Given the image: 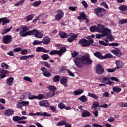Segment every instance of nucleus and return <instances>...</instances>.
Returning a JSON list of instances; mask_svg holds the SVG:
<instances>
[{"label": "nucleus", "mask_w": 127, "mask_h": 127, "mask_svg": "<svg viewBox=\"0 0 127 127\" xmlns=\"http://www.w3.org/2000/svg\"><path fill=\"white\" fill-rule=\"evenodd\" d=\"M73 62L78 68H82L85 65H91L93 61L90 58L89 53L84 54L81 57H77L73 60Z\"/></svg>", "instance_id": "f257e3e1"}, {"label": "nucleus", "mask_w": 127, "mask_h": 127, "mask_svg": "<svg viewBox=\"0 0 127 127\" xmlns=\"http://www.w3.org/2000/svg\"><path fill=\"white\" fill-rule=\"evenodd\" d=\"M97 32L103 33V36H107V39H110L112 41L114 40V37L111 33V30L108 28H105V26L99 24L97 27Z\"/></svg>", "instance_id": "f03ea898"}, {"label": "nucleus", "mask_w": 127, "mask_h": 127, "mask_svg": "<svg viewBox=\"0 0 127 127\" xmlns=\"http://www.w3.org/2000/svg\"><path fill=\"white\" fill-rule=\"evenodd\" d=\"M102 83H104V84H106L108 85H113V82L109 80H112V81H115V82H120V79L118 78V77H116L114 76H112L111 77H104L102 78Z\"/></svg>", "instance_id": "7ed1b4c3"}, {"label": "nucleus", "mask_w": 127, "mask_h": 127, "mask_svg": "<svg viewBox=\"0 0 127 127\" xmlns=\"http://www.w3.org/2000/svg\"><path fill=\"white\" fill-rule=\"evenodd\" d=\"M94 56L100 60H104V59H107V58H112L113 55L111 54H106L104 56L102 55V53L99 51H97L94 53Z\"/></svg>", "instance_id": "20e7f679"}, {"label": "nucleus", "mask_w": 127, "mask_h": 127, "mask_svg": "<svg viewBox=\"0 0 127 127\" xmlns=\"http://www.w3.org/2000/svg\"><path fill=\"white\" fill-rule=\"evenodd\" d=\"M48 89L50 91H52V92H49L48 94V97H54L55 96V92L56 91V90H57V88L56 87L53 86V85H50L49 87H48Z\"/></svg>", "instance_id": "39448f33"}, {"label": "nucleus", "mask_w": 127, "mask_h": 127, "mask_svg": "<svg viewBox=\"0 0 127 127\" xmlns=\"http://www.w3.org/2000/svg\"><path fill=\"white\" fill-rule=\"evenodd\" d=\"M28 30H29V27L27 26H23L22 31L19 32L20 36L22 37H25L28 36V31H27Z\"/></svg>", "instance_id": "423d86ee"}, {"label": "nucleus", "mask_w": 127, "mask_h": 127, "mask_svg": "<svg viewBox=\"0 0 127 127\" xmlns=\"http://www.w3.org/2000/svg\"><path fill=\"white\" fill-rule=\"evenodd\" d=\"M105 72V69L103 68L102 64H98L96 66V74H99L100 75H102L104 74Z\"/></svg>", "instance_id": "0eeeda50"}, {"label": "nucleus", "mask_w": 127, "mask_h": 127, "mask_svg": "<svg viewBox=\"0 0 127 127\" xmlns=\"http://www.w3.org/2000/svg\"><path fill=\"white\" fill-rule=\"evenodd\" d=\"M78 44H80L82 47H89L90 46V42L86 39H82L78 41Z\"/></svg>", "instance_id": "6e6552de"}, {"label": "nucleus", "mask_w": 127, "mask_h": 127, "mask_svg": "<svg viewBox=\"0 0 127 127\" xmlns=\"http://www.w3.org/2000/svg\"><path fill=\"white\" fill-rule=\"evenodd\" d=\"M4 44H9L11 41H12V37L10 35H6L3 37L2 39Z\"/></svg>", "instance_id": "1a4fd4ad"}, {"label": "nucleus", "mask_w": 127, "mask_h": 127, "mask_svg": "<svg viewBox=\"0 0 127 127\" xmlns=\"http://www.w3.org/2000/svg\"><path fill=\"white\" fill-rule=\"evenodd\" d=\"M41 70L43 72V75L44 77H46L47 78H49V77H51V73L47 70L46 67H42L41 68Z\"/></svg>", "instance_id": "9d476101"}, {"label": "nucleus", "mask_w": 127, "mask_h": 127, "mask_svg": "<svg viewBox=\"0 0 127 127\" xmlns=\"http://www.w3.org/2000/svg\"><path fill=\"white\" fill-rule=\"evenodd\" d=\"M95 11L96 14H97V15L102 16L104 13H105L106 10L103 8L97 7L95 9Z\"/></svg>", "instance_id": "9b49d317"}, {"label": "nucleus", "mask_w": 127, "mask_h": 127, "mask_svg": "<svg viewBox=\"0 0 127 127\" xmlns=\"http://www.w3.org/2000/svg\"><path fill=\"white\" fill-rule=\"evenodd\" d=\"M39 106L43 108H49V102L47 100H42L39 102Z\"/></svg>", "instance_id": "f8f14e48"}, {"label": "nucleus", "mask_w": 127, "mask_h": 127, "mask_svg": "<svg viewBox=\"0 0 127 127\" xmlns=\"http://www.w3.org/2000/svg\"><path fill=\"white\" fill-rule=\"evenodd\" d=\"M9 71L4 70V69H0V79H3V78H5L6 77V75L5 74H8Z\"/></svg>", "instance_id": "ddd939ff"}, {"label": "nucleus", "mask_w": 127, "mask_h": 127, "mask_svg": "<svg viewBox=\"0 0 127 127\" xmlns=\"http://www.w3.org/2000/svg\"><path fill=\"white\" fill-rule=\"evenodd\" d=\"M42 43L44 45H47V44H49L51 41V39L48 36L44 37L42 40Z\"/></svg>", "instance_id": "4468645a"}, {"label": "nucleus", "mask_w": 127, "mask_h": 127, "mask_svg": "<svg viewBox=\"0 0 127 127\" xmlns=\"http://www.w3.org/2000/svg\"><path fill=\"white\" fill-rule=\"evenodd\" d=\"M36 52H43L44 53H49L50 50H47L45 48L41 47H39L36 48Z\"/></svg>", "instance_id": "2eb2a0df"}, {"label": "nucleus", "mask_w": 127, "mask_h": 127, "mask_svg": "<svg viewBox=\"0 0 127 127\" xmlns=\"http://www.w3.org/2000/svg\"><path fill=\"white\" fill-rule=\"evenodd\" d=\"M116 64L117 66L115 67L116 68V70L117 69H121L124 67V63L121 61H116Z\"/></svg>", "instance_id": "dca6fc26"}, {"label": "nucleus", "mask_w": 127, "mask_h": 127, "mask_svg": "<svg viewBox=\"0 0 127 127\" xmlns=\"http://www.w3.org/2000/svg\"><path fill=\"white\" fill-rule=\"evenodd\" d=\"M70 37H68L67 39L68 42L69 43H72L76 38H77V35H75L74 34H70Z\"/></svg>", "instance_id": "f3484780"}, {"label": "nucleus", "mask_w": 127, "mask_h": 127, "mask_svg": "<svg viewBox=\"0 0 127 127\" xmlns=\"http://www.w3.org/2000/svg\"><path fill=\"white\" fill-rule=\"evenodd\" d=\"M67 82H68V77L66 76L63 77L60 80V83L64 85V87H67V85L65 84H67Z\"/></svg>", "instance_id": "a211bd4d"}, {"label": "nucleus", "mask_w": 127, "mask_h": 127, "mask_svg": "<svg viewBox=\"0 0 127 127\" xmlns=\"http://www.w3.org/2000/svg\"><path fill=\"white\" fill-rule=\"evenodd\" d=\"M111 52L114 55L118 56V57H122V52L119 50H113L111 51Z\"/></svg>", "instance_id": "6ab92c4d"}, {"label": "nucleus", "mask_w": 127, "mask_h": 127, "mask_svg": "<svg viewBox=\"0 0 127 127\" xmlns=\"http://www.w3.org/2000/svg\"><path fill=\"white\" fill-rule=\"evenodd\" d=\"M14 114V111L12 110V109H8L5 111L4 115L7 116V117H9L10 116H12V115Z\"/></svg>", "instance_id": "aec40b11"}, {"label": "nucleus", "mask_w": 127, "mask_h": 127, "mask_svg": "<svg viewBox=\"0 0 127 127\" xmlns=\"http://www.w3.org/2000/svg\"><path fill=\"white\" fill-rule=\"evenodd\" d=\"M81 117L82 118H89L91 117V113L87 110H84L82 113Z\"/></svg>", "instance_id": "412c9836"}, {"label": "nucleus", "mask_w": 127, "mask_h": 127, "mask_svg": "<svg viewBox=\"0 0 127 127\" xmlns=\"http://www.w3.org/2000/svg\"><path fill=\"white\" fill-rule=\"evenodd\" d=\"M119 10H121L122 13H125V11H127V5H121L119 7Z\"/></svg>", "instance_id": "4be33fe9"}, {"label": "nucleus", "mask_w": 127, "mask_h": 127, "mask_svg": "<svg viewBox=\"0 0 127 127\" xmlns=\"http://www.w3.org/2000/svg\"><path fill=\"white\" fill-rule=\"evenodd\" d=\"M59 35H60L61 38H67L68 36H70V35H67V33H65V32L60 31L59 32Z\"/></svg>", "instance_id": "5701e85b"}, {"label": "nucleus", "mask_w": 127, "mask_h": 127, "mask_svg": "<svg viewBox=\"0 0 127 127\" xmlns=\"http://www.w3.org/2000/svg\"><path fill=\"white\" fill-rule=\"evenodd\" d=\"M84 93V90L83 89H78L74 91V95L75 96H78V95H81V94H83Z\"/></svg>", "instance_id": "b1692460"}, {"label": "nucleus", "mask_w": 127, "mask_h": 127, "mask_svg": "<svg viewBox=\"0 0 127 127\" xmlns=\"http://www.w3.org/2000/svg\"><path fill=\"white\" fill-rule=\"evenodd\" d=\"M59 52V55L61 57L62 56V53H65L67 51V49L65 47H62L60 49V50H58Z\"/></svg>", "instance_id": "393cba45"}, {"label": "nucleus", "mask_w": 127, "mask_h": 127, "mask_svg": "<svg viewBox=\"0 0 127 127\" xmlns=\"http://www.w3.org/2000/svg\"><path fill=\"white\" fill-rule=\"evenodd\" d=\"M14 79L12 77H9L7 79L6 84H8L9 86H11L12 83H13Z\"/></svg>", "instance_id": "a878e982"}, {"label": "nucleus", "mask_w": 127, "mask_h": 127, "mask_svg": "<svg viewBox=\"0 0 127 127\" xmlns=\"http://www.w3.org/2000/svg\"><path fill=\"white\" fill-rule=\"evenodd\" d=\"M88 96L93 98V99H94V100H98L99 99V96H98L94 93H91L89 92L88 94Z\"/></svg>", "instance_id": "bb28decb"}, {"label": "nucleus", "mask_w": 127, "mask_h": 127, "mask_svg": "<svg viewBox=\"0 0 127 127\" xmlns=\"http://www.w3.org/2000/svg\"><path fill=\"white\" fill-rule=\"evenodd\" d=\"M91 108L92 109H94L95 110H97V108H100V104L99 103V102L93 103Z\"/></svg>", "instance_id": "cd10ccee"}, {"label": "nucleus", "mask_w": 127, "mask_h": 127, "mask_svg": "<svg viewBox=\"0 0 127 127\" xmlns=\"http://www.w3.org/2000/svg\"><path fill=\"white\" fill-rule=\"evenodd\" d=\"M60 75H56L53 77V81L56 83H57L60 81Z\"/></svg>", "instance_id": "c85d7f7f"}, {"label": "nucleus", "mask_w": 127, "mask_h": 127, "mask_svg": "<svg viewBox=\"0 0 127 127\" xmlns=\"http://www.w3.org/2000/svg\"><path fill=\"white\" fill-rule=\"evenodd\" d=\"M78 100H79V101H81V102H82V103H86V102L88 101V98H87V97L85 96V95H82L78 98Z\"/></svg>", "instance_id": "c756f323"}, {"label": "nucleus", "mask_w": 127, "mask_h": 127, "mask_svg": "<svg viewBox=\"0 0 127 127\" xmlns=\"http://www.w3.org/2000/svg\"><path fill=\"white\" fill-rule=\"evenodd\" d=\"M35 36L37 38H42V37H43V34H42V33L37 31L36 34H35Z\"/></svg>", "instance_id": "7c9ffc66"}, {"label": "nucleus", "mask_w": 127, "mask_h": 127, "mask_svg": "<svg viewBox=\"0 0 127 127\" xmlns=\"http://www.w3.org/2000/svg\"><path fill=\"white\" fill-rule=\"evenodd\" d=\"M113 91L115 92V93H120L122 92V88L121 87H114L113 88Z\"/></svg>", "instance_id": "2f4dec72"}, {"label": "nucleus", "mask_w": 127, "mask_h": 127, "mask_svg": "<svg viewBox=\"0 0 127 127\" xmlns=\"http://www.w3.org/2000/svg\"><path fill=\"white\" fill-rule=\"evenodd\" d=\"M2 25H4V24H6L7 23H9V22H10V20L9 19H6V17L2 18Z\"/></svg>", "instance_id": "473e14b6"}, {"label": "nucleus", "mask_w": 127, "mask_h": 127, "mask_svg": "<svg viewBox=\"0 0 127 127\" xmlns=\"http://www.w3.org/2000/svg\"><path fill=\"white\" fill-rule=\"evenodd\" d=\"M50 55H59V52L58 50H53L49 53Z\"/></svg>", "instance_id": "72a5a7b5"}, {"label": "nucleus", "mask_w": 127, "mask_h": 127, "mask_svg": "<svg viewBox=\"0 0 127 127\" xmlns=\"http://www.w3.org/2000/svg\"><path fill=\"white\" fill-rule=\"evenodd\" d=\"M37 31L38 30L35 29L29 30L28 31V35H33V34H36Z\"/></svg>", "instance_id": "f704fd0d"}, {"label": "nucleus", "mask_w": 127, "mask_h": 127, "mask_svg": "<svg viewBox=\"0 0 127 127\" xmlns=\"http://www.w3.org/2000/svg\"><path fill=\"white\" fill-rule=\"evenodd\" d=\"M40 4H41V1H36L34 2L32 4V5H33V6H34L35 7H37V6L40 5Z\"/></svg>", "instance_id": "c9c22d12"}, {"label": "nucleus", "mask_w": 127, "mask_h": 127, "mask_svg": "<svg viewBox=\"0 0 127 127\" xmlns=\"http://www.w3.org/2000/svg\"><path fill=\"white\" fill-rule=\"evenodd\" d=\"M41 58L43 59V60H48V59H50V57L49 56L48 54H44L42 55Z\"/></svg>", "instance_id": "e433bc0d"}, {"label": "nucleus", "mask_w": 127, "mask_h": 127, "mask_svg": "<svg viewBox=\"0 0 127 127\" xmlns=\"http://www.w3.org/2000/svg\"><path fill=\"white\" fill-rule=\"evenodd\" d=\"M12 121L13 122H14L15 123H18V122H19V121H20V118H19V116H14L12 118Z\"/></svg>", "instance_id": "4c0bfd02"}, {"label": "nucleus", "mask_w": 127, "mask_h": 127, "mask_svg": "<svg viewBox=\"0 0 127 127\" xmlns=\"http://www.w3.org/2000/svg\"><path fill=\"white\" fill-rule=\"evenodd\" d=\"M64 15V12L62 10H58L57 11V16H63Z\"/></svg>", "instance_id": "58836bf2"}, {"label": "nucleus", "mask_w": 127, "mask_h": 127, "mask_svg": "<svg viewBox=\"0 0 127 127\" xmlns=\"http://www.w3.org/2000/svg\"><path fill=\"white\" fill-rule=\"evenodd\" d=\"M90 30L91 32H95V31H97V27L96 26H92L90 27Z\"/></svg>", "instance_id": "ea45409f"}, {"label": "nucleus", "mask_w": 127, "mask_h": 127, "mask_svg": "<svg viewBox=\"0 0 127 127\" xmlns=\"http://www.w3.org/2000/svg\"><path fill=\"white\" fill-rule=\"evenodd\" d=\"M57 126L58 127H60V126H66V122L60 121L57 123Z\"/></svg>", "instance_id": "a19ab883"}, {"label": "nucleus", "mask_w": 127, "mask_h": 127, "mask_svg": "<svg viewBox=\"0 0 127 127\" xmlns=\"http://www.w3.org/2000/svg\"><path fill=\"white\" fill-rule=\"evenodd\" d=\"M119 107H121V108H127V103L124 102H120L118 104Z\"/></svg>", "instance_id": "79ce46f5"}, {"label": "nucleus", "mask_w": 127, "mask_h": 127, "mask_svg": "<svg viewBox=\"0 0 127 127\" xmlns=\"http://www.w3.org/2000/svg\"><path fill=\"white\" fill-rule=\"evenodd\" d=\"M116 70H117V68L116 67H115L114 68H107L106 69L108 73H113V72H115Z\"/></svg>", "instance_id": "37998d69"}, {"label": "nucleus", "mask_w": 127, "mask_h": 127, "mask_svg": "<svg viewBox=\"0 0 127 127\" xmlns=\"http://www.w3.org/2000/svg\"><path fill=\"white\" fill-rule=\"evenodd\" d=\"M42 43V41H39V40H34V42H33V45H39Z\"/></svg>", "instance_id": "c03bdc74"}, {"label": "nucleus", "mask_w": 127, "mask_h": 127, "mask_svg": "<svg viewBox=\"0 0 127 127\" xmlns=\"http://www.w3.org/2000/svg\"><path fill=\"white\" fill-rule=\"evenodd\" d=\"M127 23V19H121L119 21V24H124Z\"/></svg>", "instance_id": "a18cd8bd"}, {"label": "nucleus", "mask_w": 127, "mask_h": 127, "mask_svg": "<svg viewBox=\"0 0 127 127\" xmlns=\"http://www.w3.org/2000/svg\"><path fill=\"white\" fill-rule=\"evenodd\" d=\"M1 66L3 69H8L9 65L4 63H2L1 64Z\"/></svg>", "instance_id": "49530a36"}, {"label": "nucleus", "mask_w": 127, "mask_h": 127, "mask_svg": "<svg viewBox=\"0 0 127 127\" xmlns=\"http://www.w3.org/2000/svg\"><path fill=\"white\" fill-rule=\"evenodd\" d=\"M58 107L61 110H63V109H65V105L63 103H60L58 104Z\"/></svg>", "instance_id": "de8ad7c7"}, {"label": "nucleus", "mask_w": 127, "mask_h": 127, "mask_svg": "<svg viewBox=\"0 0 127 127\" xmlns=\"http://www.w3.org/2000/svg\"><path fill=\"white\" fill-rule=\"evenodd\" d=\"M78 55L79 53H77V52L76 51H74L71 53V57H72V58H75V57H76V56H78Z\"/></svg>", "instance_id": "09e8293b"}, {"label": "nucleus", "mask_w": 127, "mask_h": 127, "mask_svg": "<svg viewBox=\"0 0 127 127\" xmlns=\"http://www.w3.org/2000/svg\"><path fill=\"white\" fill-rule=\"evenodd\" d=\"M28 53V51L26 49H23L21 51V54L22 55H26Z\"/></svg>", "instance_id": "8fccbe9b"}, {"label": "nucleus", "mask_w": 127, "mask_h": 127, "mask_svg": "<svg viewBox=\"0 0 127 127\" xmlns=\"http://www.w3.org/2000/svg\"><path fill=\"white\" fill-rule=\"evenodd\" d=\"M23 79L25 81H27L28 82H31V83H32V80H31V78L28 76H24L23 77Z\"/></svg>", "instance_id": "3c124183"}, {"label": "nucleus", "mask_w": 127, "mask_h": 127, "mask_svg": "<svg viewBox=\"0 0 127 127\" xmlns=\"http://www.w3.org/2000/svg\"><path fill=\"white\" fill-rule=\"evenodd\" d=\"M108 46H115L116 47H117V46H120V44L118 43H112L108 44Z\"/></svg>", "instance_id": "603ef678"}, {"label": "nucleus", "mask_w": 127, "mask_h": 127, "mask_svg": "<svg viewBox=\"0 0 127 127\" xmlns=\"http://www.w3.org/2000/svg\"><path fill=\"white\" fill-rule=\"evenodd\" d=\"M43 99H44V95L43 94H40L38 96H37V100H43Z\"/></svg>", "instance_id": "864d4df0"}, {"label": "nucleus", "mask_w": 127, "mask_h": 127, "mask_svg": "<svg viewBox=\"0 0 127 127\" xmlns=\"http://www.w3.org/2000/svg\"><path fill=\"white\" fill-rule=\"evenodd\" d=\"M99 44L104 45V46H109V44L106 43L104 41H99Z\"/></svg>", "instance_id": "5fc2aeb1"}, {"label": "nucleus", "mask_w": 127, "mask_h": 127, "mask_svg": "<svg viewBox=\"0 0 127 127\" xmlns=\"http://www.w3.org/2000/svg\"><path fill=\"white\" fill-rule=\"evenodd\" d=\"M68 9L69 10H71V11H76V9H77V6L74 7L70 6L68 7Z\"/></svg>", "instance_id": "6e6d98bb"}, {"label": "nucleus", "mask_w": 127, "mask_h": 127, "mask_svg": "<svg viewBox=\"0 0 127 127\" xmlns=\"http://www.w3.org/2000/svg\"><path fill=\"white\" fill-rule=\"evenodd\" d=\"M20 104H21V105H23V106H28L29 105V102L22 101V102H20Z\"/></svg>", "instance_id": "4d7b16f0"}, {"label": "nucleus", "mask_w": 127, "mask_h": 127, "mask_svg": "<svg viewBox=\"0 0 127 127\" xmlns=\"http://www.w3.org/2000/svg\"><path fill=\"white\" fill-rule=\"evenodd\" d=\"M50 110L52 111V113H56V108L54 106H50Z\"/></svg>", "instance_id": "13d9d810"}, {"label": "nucleus", "mask_w": 127, "mask_h": 127, "mask_svg": "<svg viewBox=\"0 0 127 127\" xmlns=\"http://www.w3.org/2000/svg\"><path fill=\"white\" fill-rule=\"evenodd\" d=\"M103 97L109 98L110 97V93L108 91H106L103 93Z\"/></svg>", "instance_id": "bf43d9fd"}, {"label": "nucleus", "mask_w": 127, "mask_h": 127, "mask_svg": "<svg viewBox=\"0 0 127 127\" xmlns=\"http://www.w3.org/2000/svg\"><path fill=\"white\" fill-rule=\"evenodd\" d=\"M67 73L69 76H71V77H75V74L71 70L68 69L67 70Z\"/></svg>", "instance_id": "052dcab7"}, {"label": "nucleus", "mask_w": 127, "mask_h": 127, "mask_svg": "<svg viewBox=\"0 0 127 127\" xmlns=\"http://www.w3.org/2000/svg\"><path fill=\"white\" fill-rule=\"evenodd\" d=\"M101 5L103 6H104L105 8H109V6L108 5V4H107V3H106L105 2H103L101 3Z\"/></svg>", "instance_id": "680f3d73"}, {"label": "nucleus", "mask_w": 127, "mask_h": 127, "mask_svg": "<svg viewBox=\"0 0 127 127\" xmlns=\"http://www.w3.org/2000/svg\"><path fill=\"white\" fill-rule=\"evenodd\" d=\"M51 116H52L51 114H48L46 112H44L43 117H47L48 118H49V117H51Z\"/></svg>", "instance_id": "e2e57ef3"}, {"label": "nucleus", "mask_w": 127, "mask_h": 127, "mask_svg": "<svg viewBox=\"0 0 127 127\" xmlns=\"http://www.w3.org/2000/svg\"><path fill=\"white\" fill-rule=\"evenodd\" d=\"M22 49L19 47L16 48L14 49V52H19V51H21Z\"/></svg>", "instance_id": "0e129e2a"}, {"label": "nucleus", "mask_w": 127, "mask_h": 127, "mask_svg": "<svg viewBox=\"0 0 127 127\" xmlns=\"http://www.w3.org/2000/svg\"><path fill=\"white\" fill-rule=\"evenodd\" d=\"M27 59H28L27 56H21L20 58V60H27Z\"/></svg>", "instance_id": "69168bd1"}, {"label": "nucleus", "mask_w": 127, "mask_h": 127, "mask_svg": "<svg viewBox=\"0 0 127 127\" xmlns=\"http://www.w3.org/2000/svg\"><path fill=\"white\" fill-rule=\"evenodd\" d=\"M29 100H34V99H37V96L36 95H33L32 96H29L28 97Z\"/></svg>", "instance_id": "338daca9"}, {"label": "nucleus", "mask_w": 127, "mask_h": 127, "mask_svg": "<svg viewBox=\"0 0 127 127\" xmlns=\"http://www.w3.org/2000/svg\"><path fill=\"white\" fill-rule=\"evenodd\" d=\"M33 18V17L32 16H27L25 18V20L27 21H29L30 20H32V19Z\"/></svg>", "instance_id": "774afa93"}]
</instances>
